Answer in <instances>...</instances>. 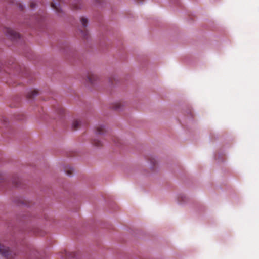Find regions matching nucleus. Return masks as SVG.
Returning a JSON list of instances; mask_svg holds the SVG:
<instances>
[{
  "instance_id": "obj_10",
  "label": "nucleus",
  "mask_w": 259,
  "mask_h": 259,
  "mask_svg": "<svg viewBox=\"0 0 259 259\" xmlns=\"http://www.w3.org/2000/svg\"><path fill=\"white\" fill-rule=\"evenodd\" d=\"M99 134H101V132L100 131L98 132Z\"/></svg>"
},
{
  "instance_id": "obj_4",
  "label": "nucleus",
  "mask_w": 259,
  "mask_h": 259,
  "mask_svg": "<svg viewBox=\"0 0 259 259\" xmlns=\"http://www.w3.org/2000/svg\"><path fill=\"white\" fill-rule=\"evenodd\" d=\"M38 94V92L34 89H30L29 90L27 93L26 95L28 98H32L33 97L36 96Z\"/></svg>"
},
{
  "instance_id": "obj_7",
  "label": "nucleus",
  "mask_w": 259,
  "mask_h": 259,
  "mask_svg": "<svg viewBox=\"0 0 259 259\" xmlns=\"http://www.w3.org/2000/svg\"><path fill=\"white\" fill-rule=\"evenodd\" d=\"M52 7L57 11L60 10V4L57 2L53 3L52 4Z\"/></svg>"
},
{
  "instance_id": "obj_1",
  "label": "nucleus",
  "mask_w": 259,
  "mask_h": 259,
  "mask_svg": "<svg viewBox=\"0 0 259 259\" xmlns=\"http://www.w3.org/2000/svg\"><path fill=\"white\" fill-rule=\"evenodd\" d=\"M4 32L8 37L12 40H17L20 37L19 34L12 28H5Z\"/></svg>"
},
{
  "instance_id": "obj_8",
  "label": "nucleus",
  "mask_w": 259,
  "mask_h": 259,
  "mask_svg": "<svg viewBox=\"0 0 259 259\" xmlns=\"http://www.w3.org/2000/svg\"><path fill=\"white\" fill-rule=\"evenodd\" d=\"M74 169L73 168H71L69 170H68L67 168L65 169V172L68 176H71L74 172Z\"/></svg>"
},
{
  "instance_id": "obj_5",
  "label": "nucleus",
  "mask_w": 259,
  "mask_h": 259,
  "mask_svg": "<svg viewBox=\"0 0 259 259\" xmlns=\"http://www.w3.org/2000/svg\"><path fill=\"white\" fill-rule=\"evenodd\" d=\"M80 21L81 24V25L84 27H87L88 25V21L87 18L85 17H81L80 18Z\"/></svg>"
},
{
  "instance_id": "obj_6",
  "label": "nucleus",
  "mask_w": 259,
  "mask_h": 259,
  "mask_svg": "<svg viewBox=\"0 0 259 259\" xmlns=\"http://www.w3.org/2000/svg\"><path fill=\"white\" fill-rule=\"evenodd\" d=\"M124 106H125L124 104H123V103H120V102H118L115 104L114 108L116 110H121L123 109V108Z\"/></svg>"
},
{
  "instance_id": "obj_2",
  "label": "nucleus",
  "mask_w": 259,
  "mask_h": 259,
  "mask_svg": "<svg viewBox=\"0 0 259 259\" xmlns=\"http://www.w3.org/2000/svg\"><path fill=\"white\" fill-rule=\"evenodd\" d=\"M87 79L91 84L95 85L99 81L100 77L96 73H91L88 74Z\"/></svg>"
},
{
  "instance_id": "obj_9",
  "label": "nucleus",
  "mask_w": 259,
  "mask_h": 259,
  "mask_svg": "<svg viewBox=\"0 0 259 259\" xmlns=\"http://www.w3.org/2000/svg\"><path fill=\"white\" fill-rule=\"evenodd\" d=\"M80 124V121L78 120H74L72 124V126L74 128H76Z\"/></svg>"
},
{
  "instance_id": "obj_3",
  "label": "nucleus",
  "mask_w": 259,
  "mask_h": 259,
  "mask_svg": "<svg viewBox=\"0 0 259 259\" xmlns=\"http://www.w3.org/2000/svg\"><path fill=\"white\" fill-rule=\"evenodd\" d=\"M10 251V249L8 247L5 246L0 243V254L7 256L9 254Z\"/></svg>"
}]
</instances>
